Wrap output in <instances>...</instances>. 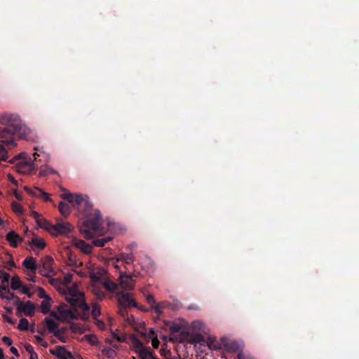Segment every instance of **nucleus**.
I'll return each instance as SVG.
<instances>
[{
    "label": "nucleus",
    "mask_w": 359,
    "mask_h": 359,
    "mask_svg": "<svg viewBox=\"0 0 359 359\" xmlns=\"http://www.w3.org/2000/svg\"><path fill=\"white\" fill-rule=\"evenodd\" d=\"M60 197L83 215L84 219L80 226V231L85 238L90 239L95 235L104 233L100 212L97 209L93 210V205L86 196L65 193Z\"/></svg>",
    "instance_id": "nucleus-1"
},
{
    "label": "nucleus",
    "mask_w": 359,
    "mask_h": 359,
    "mask_svg": "<svg viewBox=\"0 0 359 359\" xmlns=\"http://www.w3.org/2000/svg\"><path fill=\"white\" fill-rule=\"evenodd\" d=\"M0 142L12 148L15 146L13 136L18 135L20 139L26 138V129L23 128L21 119L17 114H4L0 116Z\"/></svg>",
    "instance_id": "nucleus-2"
},
{
    "label": "nucleus",
    "mask_w": 359,
    "mask_h": 359,
    "mask_svg": "<svg viewBox=\"0 0 359 359\" xmlns=\"http://www.w3.org/2000/svg\"><path fill=\"white\" fill-rule=\"evenodd\" d=\"M39 155L37 153L33 154L34 160L28 155L23 152L18 156H14L8 161L10 163H15V170L20 174L29 175L37 170V165L35 162Z\"/></svg>",
    "instance_id": "nucleus-3"
},
{
    "label": "nucleus",
    "mask_w": 359,
    "mask_h": 359,
    "mask_svg": "<svg viewBox=\"0 0 359 359\" xmlns=\"http://www.w3.org/2000/svg\"><path fill=\"white\" fill-rule=\"evenodd\" d=\"M59 314L55 311L50 312V316L58 320H74L77 319L79 312L76 309H69L65 304H60L57 308Z\"/></svg>",
    "instance_id": "nucleus-4"
},
{
    "label": "nucleus",
    "mask_w": 359,
    "mask_h": 359,
    "mask_svg": "<svg viewBox=\"0 0 359 359\" xmlns=\"http://www.w3.org/2000/svg\"><path fill=\"white\" fill-rule=\"evenodd\" d=\"M53 259L50 256H46L42 259V266L39 267V273L45 277H50L55 275L53 268Z\"/></svg>",
    "instance_id": "nucleus-5"
},
{
    "label": "nucleus",
    "mask_w": 359,
    "mask_h": 359,
    "mask_svg": "<svg viewBox=\"0 0 359 359\" xmlns=\"http://www.w3.org/2000/svg\"><path fill=\"white\" fill-rule=\"evenodd\" d=\"M15 305L18 311V316H20L19 313H23L25 316L29 317L34 315L36 306L33 302L30 301H27L26 302L18 301V303H15Z\"/></svg>",
    "instance_id": "nucleus-6"
},
{
    "label": "nucleus",
    "mask_w": 359,
    "mask_h": 359,
    "mask_svg": "<svg viewBox=\"0 0 359 359\" xmlns=\"http://www.w3.org/2000/svg\"><path fill=\"white\" fill-rule=\"evenodd\" d=\"M71 297L68 299V302L73 306H78L84 311H88L89 306L82 299V294H78L76 291H70Z\"/></svg>",
    "instance_id": "nucleus-7"
},
{
    "label": "nucleus",
    "mask_w": 359,
    "mask_h": 359,
    "mask_svg": "<svg viewBox=\"0 0 359 359\" xmlns=\"http://www.w3.org/2000/svg\"><path fill=\"white\" fill-rule=\"evenodd\" d=\"M71 231V225L69 223L58 222L55 224H53L50 229V233L54 236L67 235Z\"/></svg>",
    "instance_id": "nucleus-8"
},
{
    "label": "nucleus",
    "mask_w": 359,
    "mask_h": 359,
    "mask_svg": "<svg viewBox=\"0 0 359 359\" xmlns=\"http://www.w3.org/2000/svg\"><path fill=\"white\" fill-rule=\"evenodd\" d=\"M180 337L182 340H186L191 344H198L203 341L204 340V337L201 334L197 333L192 334L187 331L182 332L180 333Z\"/></svg>",
    "instance_id": "nucleus-9"
},
{
    "label": "nucleus",
    "mask_w": 359,
    "mask_h": 359,
    "mask_svg": "<svg viewBox=\"0 0 359 359\" xmlns=\"http://www.w3.org/2000/svg\"><path fill=\"white\" fill-rule=\"evenodd\" d=\"M118 304L120 306L127 307V308L137 306V303L135 302V301L133 299H132L131 294L120 292V293H118Z\"/></svg>",
    "instance_id": "nucleus-10"
},
{
    "label": "nucleus",
    "mask_w": 359,
    "mask_h": 359,
    "mask_svg": "<svg viewBox=\"0 0 359 359\" xmlns=\"http://www.w3.org/2000/svg\"><path fill=\"white\" fill-rule=\"evenodd\" d=\"M119 285L125 290H132L135 287V281L130 275L120 273Z\"/></svg>",
    "instance_id": "nucleus-11"
},
{
    "label": "nucleus",
    "mask_w": 359,
    "mask_h": 359,
    "mask_svg": "<svg viewBox=\"0 0 359 359\" xmlns=\"http://www.w3.org/2000/svg\"><path fill=\"white\" fill-rule=\"evenodd\" d=\"M49 352L58 359H71L72 358L71 352L68 351L65 346H56L55 349H50Z\"/></svg>",
    "instance_id": "nucleus-12"
},
{
    "label": "nucleus",
    "mask_w": 359,
    "mask_h": 359,
    "mask_svg": "<svg viewBox=\"0 0 359 359\" xmlns=\"http://www.w3.org/2000/svg\"><path fill=\"white\" fill-rule=\"evenodd\" d=\"M22 266L27 270L29 271V273L35 275L36 273V270L39 269L36 264V260L33 257H27L22 262Z\"/></svg>",
    "instance_id": "nucleus-13"
},
{
    "label": "nucleus",
    "mask_w": 359,
    "mask_h": 359,
    "mask_svg": "<svg viewBox=\"0 0 359 359\" xmlns=\"http://www.w3.org/2000/svg\"><path fill=\"white\" fill-rule=\"evenodd\" d=\"M25 190L33 196L42 198L45 201H50L48 194L39 188L36 187L34 190H32L29 187H25Z\"/></svg>",
    "instance_id": "nucleus-14"
},
{
    "label": "nucleus",
    "mask_w": 359,
    "mask_h": 359,
    "mask_svg": "<svg viewBox=\"0 0 359 359\" xmlns=\"http://www.w3.org/2000/svg\"><path fill=\"white\" fill-rule=\"evenodd\" d=\"M74 245L76 248L81 250V251L85 254H90L92 251V246L86 243L83 240L75 239L74 241Z\"/></svg>",
    "instance_id": "nucleus-15"
},
{
    "label": "nucleus",
    "mask_w": 359,
    "mask_h": 359,
    "mask_svg": "<svg viewBox=\"0 0 359 359\" xmlns=\"http://www.w3.org/2000/svg\"><path fill=\"white\" fill-rule=\"evenodd\" d=\"M6 240L12 247L16 248L18 246V243L21 242L22 238L15 232L10 231L6 235Z\"/></svg>",
    "instance_id": "nucleus-16"
},
{
    "label": "nucleus",
    "mask_w": 359,
    "mask_h": 359,
    "mask_svg": "<svg viewBox=\"0 0 359 359\" xmlns=\"http://www.w3.org/2000/svg\"><path fill=\"white\" fill-rule=\"evenodd\" d=\"M149 347H146L144 349L140 350L137 353L140 359H158L151 351H149Z\"/></svg>",
    "instance_id": "nucleus-17"
},
{
    "label": "nucleus",
    "mask_w": 359,
    "mask_h": 359,
    "mask_svg": "<svg viewBox=\"0 0 359 359\" xmlns=\"http://www.w3.org/2000/svg\"><path fill=\"white\" fill-rule=\"evenodd\" d=\"M135 257L134 255L132 253L126 254V253H121L116 261L119 262H123L127 264H130L134 262Z\"/></svg>",
    "instance_id": "nucleus-18"
},
{
    "label": "nucleus",
    "mask_w": 359,
    "mask_h": 359,
    "mask_svg": "<svg viewBox=\"0 0 359 359\" xmlns=\"http://www.w3.org/2000/svg\"><path fill=\"white\" fill-rule=\"evenodd\" d=\"M44 322L48 331L55 335V333H56L57 330V324L50 318H46Z\"/></svg>",
    "instance_id": "nucleus-19"
},
{
    "label": "nucleus",
    "mask_w": 359,
    "mask_h": 359,
    "mask_svg": "<svg viewBox=\"0 0 359 359\" xmlns=\"http://www.w3.org/2000/svg\"><path fill=\"white\" fill-rule=\"evenodd\" d=\"M130 339L133 342V346L135 353H137L140 350L145 348L143 346L142 342L135 335H132Z\"/></svg>",
    "instance_id": "nucleus-20"
},
{
    "label": "nucleus",
    "mask_w": 359,
    "mask_h": 359,
    "mask_svg": "<svg viewBox=\"0 0 359 359\" xmlns=\"http://www.w3.org/2000/svg\"><path fill=\"white\" fill-rule=\"evenodd\" d=\"M58 209L62 215L67 217L70 213V205L65 202H60Z\"/></svg>",
    "instance_id": "nucleus-21"
},
{
    "label": "nucleus",
    "mask_w": 359,
    "mask_h": 359,
    "mask_svg": "<svg viewBox=\"0 0 359 359\" xmlns=\"http://www.w3.org/2000/svg\"><path fill=\"white\" fill-rule=\"evenodd\" d=\"M57 172L56 170H55L54 169L50 168L49 166H48L46 165L41 166L40 170H39V175L41 177H45L50 174H57Z\"/></svg>",
    "instance_id": "nucleus-22"
},
{
    "label": "nucleus",
    "mask_w": 359,
    "mask_h": 359,
    "mask_svg": "<svg viewBox=\"0 0 359 359\" xmlns=\"http://www.w3.org/2000/svg\"><path fill=\"white\" fill-rule=\"evenodd\" d=\"M36 223L39 226L43 228L50 233V229L52 227L53 224L50 223L48 221L45 219L44 218H39L36 220Z\"/></svg>",
    "instance_id": "nucleus-23"
},
{
    "label": "nucleus",
    "mask_w": 359,
    "mask_h": 359,
    "mask_svg": "<svg viewBox=\"0 0 359 359\" xmlns=\"http://www.w3.org/2000/svg\"><path fill=\"white\" fill-rule=\"evenodd\" d=\"M22 286V283L18 276H14L11 278V287L14 290H18Z\"/></svg>",
    "instance_id": "nucleus-24"
},
{
    "label": "nucleus",
    "mask_w": 359,
    "mask_h": 359,
    "mask_svg": "<svg viewBox=\"0 0 359 359\" xmlns=\"http://www.w3.org/2000/svg\"><path fill=\"white\" fill-rule=\"evenodd\" d=\"M127 309V307H124L119 305L118 312L119 315H121L122 317L126 318L125 320H127L129 324H132V323L133 322V316H131L132 319H130V318L128 316Z\"/></svg>",
    "instance_id": "nucleus-25"
},
{
    "label": "nucleus",
    "mask_w": 359,
    "mask_h": 359,
    "mask_svg": "<svg viewBox=\"0 0 359 359\" xmlns=\"http://www.w3.org/2000/svg\"><path fill=\"white\" fill-rule=\"evenodd\" d=\"M111 239L112 238L111 236H106L104 238L95 239L93 241V244L97 247H103L104 246L105 243L110 241Z\"/></svg>",
    "instance_id": "nucleus-26"
},
{
    "label": "nucleus",
    "mask_w": 359,
    "mask_h": 359,
    "mask_svg": "<svg viewBox=\"0 0 359 359\" xmlns=\"http://www.w3.org/2000/svg\"><path fill=\"white\" fill-rule=\"evenodd\" d=\"M103 287L109 292H114L117 289V285L111 280H105L103 282Z\"/></svg>",
    "instance_id": "nucleus-27"
},
{
    "label": "nucleus",
    "mask_w": 359,
    "mask_h": 359,
    "mask_svg": "<svg viewBox=\"0 0 359 359\" xmlns=\"http://www.w3.org/2000/svg\"><path fill=\"white\" fill-rule=\"evenodd\" d=\"M51 300L45 299L42 301L41 304V311L43 314H47L50 312L51 304H50Z\"/></svg>",
    "instance_id": "nucleus-28"
},
{
    "label": "nucleus",
    "mask_w": 359,
    "mask_h": 359,
    "mask_svg": "<svg viewBox=\"0 0 359 359\" xmlns=\"http://www.w3.org/2000/svg\"><path fill=\"white\" fill-rule=\"evenodd\" d=\"M92 291L97 299L102 300L105 297V294L101 288L96 285H93Z\"/></svg>",
    "instance_id": "nucleus-29"
},
{
    "label": "nucleus",
    "mask_w": 359,
    "mask_h": 359,
    "mask_svg": "<svg viewBox=\"0 0 359 359\" xmlns=\"http://www.w3.org/2000/svg\"><path fill=\"white\" fill-rule=\"evenodd\" d=\"M31 244L33 246H35L40 250L43 249L46 246V243H45L43 239L39 238L32 239Z\"/></svg>",
    "instance_id": "nucleus-30"
},
{
    "label": "nucleus",
    "mask_w": 359,
    "mask_h": 359,
    "mask_svg": "<svg viewBox=\"0 0 359 359\" xmlns=\"http://www.w3.org/2000/svg\"><path fill=\"white\" fill-rule=\"evenodd\" d=\"M29 325L28 320L22 318L19 321L18 328L21 331H27L29 330Z\"/></svg>",
    "instance_id": "nucleus-31"
},
{
    "label": "nucleus",
    "mask_w": 359,
    "mask_h": 359,
    "mask_svg": "<svg viewBox=\"0 0 359 359\" xmlns=\"http://www.w3.org/2000/svg\"><path fill=\"white\" fill-rule=\"evenodd\" d=\"M4 144L0 142V161H6L8 159V151Z\"/></svg>",
    "instance_id": "nucleus-32"
},
{
    "label": "nucleus",
    "mask_w": 359,
    "mask_h": 359,
    "mask_svg": "<svg viewBox=\"0 0 359 359\" xmlns=\"http://www.w3.org/2000/svg\"><path fill=\"white\" fill-rule=\"evenodd\" d=\"M91 313L94 319H97V318L101 314L100 307L98 304H94L93 305Z\"/></svg>",
    "instance_id": "nucleus-33"
},
{
    "label": "nucleus",
    "mask_w": 359,
    "mask_h": 359,
    "mask_svg": "<svg viewBox=\"0 0 359 359\" xmlns=\"http://www.w3.org/2000/svg\"><path fill=\"white\" fill-rule=\"evenodd\" d=\"M3 299H6L8 300L15 299V303H18V301H20V298L16 296L13 292H11L9 290V293H6V294L3 295Z\"/></svg>",
    "instance_id": "nucleus-34"
},
{
    "label": "nucleus",
    "mask_w": 359,
    "mask_h": 359,
    "mask_svg": "<svg viewBox=\"0 0 359 359\" xmlns=\"http://www.w3.org/2000/svg\"><path fill=\"white\" fill-rule=\"evenodd\" d=\"M150 333L154 336L153 338L151 339V344H152V346L154 348H157L159 346V341L157 338L156 336H154L156 334L154 332V331L151 329L150 330Z\"/></svg>",
    "instance_id": "nucleus-35"
},
{
    "label": "nucleus",
    "mask_w": 359,
    "mask_h": 359,
    "mask_svg": "<svg viewBox=\"0 0 359 359\" xmlns=\"http://www.w3.org/2000/svg\"><path fill=\"white\" fill-rule=\"evenodd\" d=\"M38 296L41 299H44V300L45 299L51 300V298L48 295L46 294L45 290L41 287L39 288Z\"/></svg>",
    "instance_id": "nucleus-36"
},
{
    "label": "nucleus",
    "mask_w": 359,
    "mask_h": 359,
    "mask_svg": "<svg viewBox=\"0 0 359 359\" xmlns=\"http://www.w3.org/2000/svg\"><path fill=\"white\" fill-rule=\"evenodd\" d=\"M3 275L1 276V284L3 285H8V282L10 280V275L8 273L3 272Z\"/></svg>",
    "instance_id": "nucleus-37"
},
{
    "label": "nucleus",
    "mask_w": 359,
    "mask_h": 359,
    "mask_svg": "<svg viewBox=\"0 0 359 359\" xmlns=\"http://www.w3.org/2000/svg\"><path fill=\"white\" fill-rule=\"evenodd\" d=\"M170 331L172 332V333H177V332H179L181 330V327L180 325L178 324H176V323H172L170 327Z\"/></svg>",
    "instance_id": "nucleus-38"
},
{
    "label": "nucleus",
    "mask_w": 359,
    "mask_h": 359,
    "mask_svg": "<svg viewBox=\"0 0 359 359\" xmlns=\"http://www.w3.org/2000/svg\"><path fill=\"white\" fill-rule=\"evenodd\" d=\"M70 330L74 333H82L83 332L82 328L79 325H76V324H72L70 325Z\"/></svg>",
    "instance_id": "nucleus-39"
},
{
    "label": "nucleus",
    "mask_w": 359,
    "mask_h": 359,
    "mask_svg": "<svg viewBox=\"0 0 359 359\" xmlns=\"http://www.w3.org/2000/svg\"><path fill=\"white\" fill-rule=\"evenodd\" d=\"M6 293H9L8 285L1 284L0 285V296L2 297Z\"/></svg>",
    "instance_id": "nucleus-40"
},
{
    "label": "nucleus",
    "mask_w": 359,
    "mask_h": 359,
    "mask_svg": "<svg viewBox=\"0 0 359 359\" xmlns=\"http://www.w3.org/2000/svg\"><path fill=\"white\" fill-rule=\"evenodd\" d=\"M34 338L37 343L41 344L43 347H48V344L46 341H44L43 338L39 335H35Z\"/></svg>",
    "instance_id": "nucleus-41"
},
{
    "label": "nucleus",
    "mask_w": 359,
    "mask_h": 359,
    "mask_svg": "<svg viewBox=\"0 0 359 359\" xmlns=\"http://www.w3.org/2000/svg\"><path fill=\"white\" fill-rule=\"evenodd\" d=\"M12 208L14 212H22V207L20 204H19L17 202H13L12 203Z\"/></svg>",
    "instance_id": "nucleus-42"
},
{
    "label": "nucleus",
    "mask_w": 359,
    "mask_h": 359,
    "mask_svg": "<svg viewBox=\"0 0 359 359\" xmlns=\"http://www.w3.org/2000/svg\"><path fill=\"white\" fill-rule=\"evenodd\" d=\"M67 330V327H61L60 329L57 328L56 333H55V336L56 337H60V335H64Z\"/></svg>",
    "instance_id": "nucleus-43"
},
{
    "label": "nucleus",
    "mask_w": 359,
    "mask_h": 359,
    "mask_svg": "<svg viewBox=\"0 0 359 359\" xmlns=\"http://www.w3.org/2000/svg\"><path fill=\"white\" fill-rule=\"evenodd\" d=\"M1 340L8 346H11V344L13 343L12 339L10 337H6V336L3 337Z\"/></svg>",
    "instance_id": "nucleus-44"
},
{
    "label": "nucleus",
    "mask_w": 359,
    "mask_h": 359,
    "mask_svg": "<svg viewBox=\"0 0 359 359\" xmlns=\"http://www.w3.org/2000/svg\"><path fill=\"white\" fill-rule=\"evenodd\" d=\"M95 324L100 329V330H104L105 329V324L103 321L95 319Z\"/></svg>",
    "instance_id": "nucleus-45"
},
{
    "label": "nucleus",
    "mask_w": 359,
    "mask_h": 359,
    "mask_svg": "<svg viewBox=\"0 0 359 359\" xmlns=\"http://www.w3.org/2000/svg\"><path fill=\"white\" fill-rule=\"evenodd\" d=\"M24 347L26 351H27L29 354H31L32 352H34V348L30 344H25Z\"/></svg>",
    "instance_id": "nucleus-46"
},
{
    "label": "nucleus",
    "mask_w": 359,
    "mask_h": 359,
    "mask_svg": "<svg viewBox=\"0 0 359 359\" xmlns=\"http://www.w3.org/2000/svg\"><path fill=\"white\" fill-rule=\"evenodd\" d=\"M3 318H4V321L7 322L8 323H9L11 325L15 324V321L11 318H10L9 316H8L6 315H3Z\"/></svg>",
    "instance_id": "nucleus-47"
},
{
    "label": "nucleus",
    "mask_w": 359,
    "mask_h": 359,
    "mask_svg": "<svg viewBox=\"0 0 359 359\" xmlns=\"http://www.w3.org/2000/svg\"><path fill=\"white\" fill-rule=\"evenodd\" d=\"M10 351L14 355H15L16 357H19L20 356V354L18 353V349L14 347V346H11V348H10Z\"/></svg>",
    "instance_id": "nucleus-48"
},
{
    "label": "nucleus",
    "mask_w": 359,
    "mask_h": 359,
    "mask_svg": "<svg viewBox=\"0 0 359 359\" xmlns=\"http://www.w3.org/2000/svg\"><path fill=\"white\" fill-rule=\"evenodd\" d=\"M147 301L148 303L153 304L155 302L154 297L149 294L147 297Z\"/></svg>",
    "instance_id": "nucleus-49"
},
{
    "label": "nucleus",
    "mask_w": 359,
    "mask_h": 359,
    "mask_svg": "<svg viewBox=\"0 0 359 359\" xmlns=\"http://www.w3.org/2000/svg\"><path fill=\"white\" fill-rule=\"evenodd\" d=\"M31 215H32V217H33L36 220H37L38 219H39V218H40V215H39L38 212H35V211H32V212H31Z\"/></svg>",
    "instance_id": "nucleus-50"
},
{
    "label": "nucleus",
    "mask_w": 359,
    "mask_h": 359,
    "mask_svg": "<svg viewBox=\"0 0 359 359\" xmlns=\"http://www.w3.org/2000/svg\"><path fill=\"white\" fill-rule=\"evenodd\" d=\"M21 287H22L21 292L23 294H28L29 288L23 285Z\"/></svg>",
    "instance_id": "nucleus-51"
},
{
    "label": "nucleus",
    "mask_w": 359,
    "mask_h": 359,
    "mask_svg": "<svg viewBox=\"0 0 359 359\" xmlns=\"http://www.w3.org/2000/svg\"><path fill=\"white\" fill-rule=\"evenodd\" d=\"M30 355V359H38L37 353L34 351L32 352Z\"/></svg>",
    "instance_id": "nucleus-52"
},
{
    "label": "nucleus",
    "mask_w": 359,
    "mask_h": 359,
    "mask_svg": "<svg viewBox=\"0 0 359 359\" xmlns=\"http://www.w3.org/2000/svg\"><path fill=\"white\" fill-rule=\"evenodd\" d=\"M8 177L9 180H10L12 183L15 184H17V181H16V180H15L14 177H13L11 175H8Z\"/></svg>",
    "instance_id": "nucleus-53"
},
{
    "label": "nucleus",
    "mask_w": 359,
    "mask_h": 359,
    "mask_svg": "<svg viewBox=\"0 0 359 359\" xmlns=\"http://www.w3.org/2000/svg\"><path fill=\"white\" fill-rule=\"evenodd\" d=\"M116 340L120 342H123L126 341V338L124 336H118V337H116Z\"/></svg>",
    "instance_id": "nucleus-54"
},
{
    "label": "nucleus",
    "mask_w": 359,
    "mask_h": 359,
    "mask_svg": "<svg viewBox=\"0 0 359 359\" xmlns=\"http://www.w3.org/2000/svg\"><path fill=\"white\" fill-rule=\"evenodd\" d=\"M60 341L65 343L66 342V338L64 335H60V337H57Z\"/></svg>",
    "instance_id": "nucleus-55"
},
{
    "label": "nucleus",
    "mask_w": 359,
    "mask_h": 359,
    "mask_svg": "<svg viewBox=\"0 0 359 359\" xmlns=\"http://www.w3.org/2000/svg\"><path fill=\"white\" fill-rule=\"evenodd\" d=\"M29 330L31 331V332H35V324L33 323L32 325H31L30 327H29Z\"/></svg>",
    "instance_id": "nucleus-56"
},
{
    "label": "nucleus",
    "mask_w": 359,
    "mask_h": 359,
    "mask_svg": "<svg viewBox=\"0 0 359 359\" xmlns=\"http://www.w3.org/2000/svg\"><path fill=\"white\" fill-rule=\"evenodd\" d=\"M29 276H30V278H29V280H30V281H32V282H34H34H36V280H35V275L32 274V273H30V275H29Z\"/></svg>",
    "instance_id": "nucleus-57"
},
{
    "label": "nucleus",
    "mask_w": 359,
    "mask_h": 359,
    "mask_svg": "<svg viewBox=\"0 0 359 359\" xmlns=\"http://www.w3.org/2000/svg\"><path fill=\"white\" fill-rule=\"evenodd\" d=\"M237 358L238 359H245V355L243 353H239L238 355H237Z\"/></svg>",
    "instance_id": "nucleus-58"
},
{
    "label": "nucleus",
    "mask_w": 359,
    "mask_h": 359,
    "mask_svg": "<svg viewBox=\"0 0 359 359\" xmlns=\"http://www.w3.org/2000/svg\"><path fill=\"white\" fill-rule=\"evenodd\" d=\"M5 356L3 352V349L0 348V359H4Z\"/></svg>",
    "instance_id": "nucleus-59"
},
{
    "label": "nucleus",
    "mask_w": 359,
    "mask_h": 359,
    "mask_svg": "<svg viewBox=\"0 0 359 359\" xmlns=\"http://www.w3.org/2000/svg\"><path fill=\"white\" fill-rule=\"evenodd\" d=\"M15 198H16L17 199H18V200H22V197H21V196H20V194H18V193L15 192Z\"/></svg>",
    "instance_id": "nucleus-60"
},
{
    "label": "nucleus",
    "mask_w": 359,
    "mask_h": 359,
    "mask_svg": "<svg viewBox=\"0 0 359 359\" xmlns=\"http://www.w3.org/2000/svg\"><path fill=\"white\" fill-rule=\"evenodd\" d=\"M71 278H72V276H67L65 277V281H66L67 283H69V282L71 281Z\"/></svg>",
    "instance_id": "nucleus-61"
},
{
    "label": "nucleus",
    "mask_w": 359,
    "mask_h": 359,
    "mask_svg": "<svg viewBox=\"0 0 359 359\" xmlns=\"http://www.w3.org/2000/svg\"><path fill=\"white\" fill-rule=\"evenodd\" d=\"M8 264H9V265H10L11 266H12V267L15 266V262H14V261H13V260H11V261L8 262Z\"/></svg>",
    "instance_id": "nucleus-62"
},
{
    "label": "nucleus",
    "mask_w": 359,
    "mask_h": 359,
    "mask_svg": "<svg viewBox=\"0 0 359 359\" xmlns=\"http://www.w3.org/2000/svg\"><path fill=\"white\" fill-rule=\"evenodd\" d=\"M137 245L136 244H130L128 246V248L130 249H132L134 247H135Z\"/></svg>",
    "instance_id": "nucleus-63"
},
{
    "label": "nucleus",
    "mask_w": 359,
    "mask_h": 359,
    "mask_svg": "<svg viewBox=\"0 0 359 359\" xmlns=\"http://www.w3.org/2000/svg\"><path fill=\"white\" fill-rule=\"evenodd\" d=\"M71 359H83V358H81L80 355H79L76 358L72 355V358Z\"/></svg>",
    "instance_id": "nucleus-64"
}]
</instances>
